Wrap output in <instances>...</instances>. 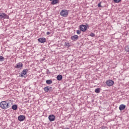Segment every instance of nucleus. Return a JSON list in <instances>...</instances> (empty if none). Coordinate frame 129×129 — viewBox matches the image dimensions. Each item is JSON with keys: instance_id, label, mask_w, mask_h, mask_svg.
Returning <instances> with one entry per match:
<instances>
[{"instance_id": "obj_1", "label": "nucleus", "mask_w": 129, "mask_h": 129, "mask_svg": "<svg viewBox=\"0 0 129 129\" xmlns=\"http://www.w3.org/2000/svg\"><path fill=\"white\" fill-rule=\"evenodd\" d=\"M11 102L9 101H3L0 103V107L2 109H8L11 107Z\"/></svg>"}, {"instance_id": "obj_28", "label": "nucleus", "mask_w": 129, "mask_h": 129, "mask_svg": "<svg viewBox=\"0 0 129 129\" xmlns=\"http://www.w3.org/2000/svg\"><path fill=\"white\" fill-rule=\"evenodd\" d=\"M47 35H50V34H51V32H47L46 33Z\"/></svg>"}, {"instance_id": "obj_30", "label": "nucleus", "mask_w": 129, "mask_h": 129, "mask_svg": "<svg viewBox=\"0 0 129 129\" xmlns=\"http://www.w3.org/2000/svg\"><path fill=\"white\" fill-rule=\"evenodd\" d=\"M49 1L53 2V0H49Z\"/></svg>"}, {"instance_id": "obj_15", "label": "nucleus", "mask_w": 129, "mask_h": 129, "mask_svg": "<svg viewBox=\"0 0 129 129\" xmlns=\"http://www.w3.org/2000/svg\"><path fill=\"white\" fill-rule=\"evenodd\" d=\"M12 108L13 110H17L18 109V105L14 104L12 106Z\"/></svg>"}, {"instance_id": "obj_2", "label": "nucleus", "mask_w": 129, "mask_h": 129, "mask_svg": "<svg viewBox=\"0 0 129 129\" xmlns=\"http://www.w3.org/2000/svg\"><path fill=\"white\" fill-rule=\"evenodd\" d=\"M59 14L61 16V17L66 18L68 16V10H62L61 11Z\"/></svg>"}, {"instance_id": "obj_3", "label": "nucleus", "mask_w": 129, "mask_h": 129, "mask_svg": "<svg viewBox=\"0 0 129 129\" xmlns=\"http://www.w3.org/2000/svg\"><path fill=\"white\" fill-rule=\"evenodd\" d=\"M14 67L16 68V69H19V70H21V69H23V67H24V64L23 63H22V62H19L17 63Z\"/></svg>"}, {"instance_id": "obj_16", "label": "nucleus", "mask_w": 129, "mask_h": 129, "mask_svg": "<svg viewBox=\"0 0 129 129\" xmlns=\"http://www.w3.org/2000/svg\"><path fill=\"white\" fill-rule=\"evenodd\" d=\"M46 84H52L53 83V81L51 80H47L46 81Z\"/></svg>"}, {"instance_id": "obj_29", "label": "nucleus", "mask_w": 129, "mask_h": 129, "mask_svg": "<svg viewBox=\"0 0 129 129\" xmlns=\"http://www.w3.org/2000/svg\"><path fill=\"white\" fill-rule=\"evenodd\" d=\"M66 129H70V128H66Z\"/></svg>"}, {"instance_id": "obj_9", "label": "nucleus", "mask_w": 129, "mask_h": 129, "mask_svg": "<svg viewBox=\"0 0 129 129\" xmlns=\"http://www.w3.org/2000/svg\"><path fill=\"white\" fill-rule=\"evenodd\" d=\"M49 121H54L55 120V116L54 115H49L48 116Z\"/></svg>"}, {"instance_id": "obj_17", "label": "nucleus", "mask_w": 129, "mask_h": 129, "mask_svg": "<svg viewBox=\"0 0 129 129\" xmlns=\"http://www.w3.org/2000/svg\"><path fill=\"white\" fill-rule=\"evenodd\" d=\"M44 91L45 92H48V91H50V88L48 87V86L45 87H44Z\"/></svg>"}, {"instance_id": "obj_20", "label": "nucleus", "mask_w": 129, "mask_h": 129, "mask_svg": "<svg viewBox=\"0 0 129 129\" xmlns=\"http://www.w3.org/2000/svg\"><path fill=\"white\" fill-rule=\"evenodd\" d=\"M66 47L69 48L70 47V43L69 42H65Z\"/></svg>"}, {"instance_id": "obj_27", "label": "nucleus", "mask_w": 129, "mask_h": 129, "mask_svg": "<svg viewBox=\"0 0 129 129\" xmlns=\"http://www.w3.org/2000/svg\"><path fill=\"white\" fill-rule=\"evenodd\" d=\"M20 77H24V74H21V75H20Z\"/></svg>"}, {"instance_id": "obj_25", "label": "nucleus", "mask_w": 129, "mask_h": 129, "mask_svg": "<svg viewBox=\"0 0 129 129\" xmlns=\"http://www.w3.org/2000/svg\"><path fill=\"white\" fill-rule=\"evenodd\" d=\"M114 3H119V2H120V1L121 0H113Z\"/></svg>"}, {"instance_id": "obj_14", "label": "nucleus", "mask_w": 129, "mask_h": 129, "mask_svg": "<svg viewBox=\"0 0 129 129\" xmlns=\"http://www.w3.org/2000/svg\"><path fill=\"white\" fill-rule=\"evenodd\" d=\"M56 4H59V0H53L51 2V5H56Z\"/></svg>"}, {"instance_id": "obj_23", "label": "nucleus", "mask_w": 129, "mask_h": 129, "mask_svg": "<svg viewBox=\"0 0 129 129\" xmlns=\"http://www.w3.org/2000/svg\"><path fill=\"white\" fill-rule=\"evenodd\" d=\"M90 36L91 37H95V34L93 33H91L90 34Z\"/></svg>"}, {"instance_id": "obj_24", "label": "nucleus", "mask_w": 129, "mask_h": 129, "mask_svg": "<svg viewBox=\"0 0 129 129\" xmlns=\"http://www.w3.org/2000/svg\"><path fill=\"white\" fill-rule=\"evenodd\" d=\"M98 8H102V6H101V3H99L98 4Z\"/></svg>"}, {"instance_id": "obj_21", "label": "nucleus", "mask_w": 129, "mask_h": 129, "mask_svg": "<svg viewBox=\"0 0 129 129\" xmlns=\"http://www.w3.org/2000/svg\"><path fill=\"white\" fill-rule=\"evenodd\" d=\"M125 50L126 52H129V45H127L125 47Z\"/></svg>"}, {"instance_id": "obj_5", "label": "nucleus", "mask_w": 129, "mask_h": 129, "mask_svg": "<svg viewBox=\"0 0 129 129\" xmlns=\"http://www.w3.org/2000/svg\"><path fill=\"white\" fill-rule=\"evenodd\" d=\"M2 19H9V16L5 13H0V20H2Z\"/></svg>"}, {"instance_id": "obj_19", "label": "nucleus", "mask_w": 129, "mask_h": 129, "mask_svg": "<svg viewBox=\"0 0 129 129\" xmlns=\"http://www.w3.org/2000/svg\"><path fill=\"white\" fill-rule=\"evenodd\" d=\"M95 92H96V93H99V92H100V89L98 88L96 89L95 90Z\"/></svg>"}, {"instance_id": "obj_13", "label": "nucleus", "mask_w": 129, "mask_h": 129, "mask_svg": "<svg viewBox=\"0 0 129 129\" xmlns=\"http://www.w3.org/2000/svg\"><path fill=\"white\" fill-rule=\"evenodd\" d=\"M28 71H29V70L28 69H24L23 70V71L21 73V74H23V75H26L27 73H28Z\"/></svg>"}, {"instance_id": "obj_12", "label": "nucleus", "mask_w": 129, "mask_h": 129, "mask_svg": "<svg viewBox=\"0 0 129 129\" xmlns=\"http://www.w3.org/2000/svg\"><path fill=\"white\" fill-rule=\"evenodd\" d=\"M125 108V105L124 104H121L119 107V110H123Z\"/></svg>"}, {"instance_id": "obj_4", "label": "nucleus", "mask_w": 129, "mask_h": 129, "mask_svg": "<svg viewBox=\"0 0 129 129\" xmlns=\"http://www.w3.org/2000/svg\"><path fill=\"white\" fill-rule=\"evenodd\" d=\"M80 30L82 32H86V30H87V26L85 25H81L80 26Z\"/></svg>"}, {"instance_id": "obj_11", "label": "nucleus", "mask_w": 129, "mask_h": 129, "mask_svg": "<svg viewBox=\"0 0 129 129\" xmlns=\"http://www.w3.org/2000/svg\"><path fill=\"white\" fill-rule=\"evenodd\" d=\"M62 78H63V77L61 75H57V76L56 77L57 80H58V81H61V80H62Z\"/></svg>"}, {"instance_id": "obj_8", "label": "nucleus", "mask_w": 129, "mask_h": 129, "mask_svg": "<svg viewBox=\"0 0 129 129\" xmlns=\"http://www.w3.org/2000/svg\"><path fill=\"white\" fill-rule=\"evenodd\" d=\"M38 42L40 43H45V42H47V39L46 38L42 37V38H40L38 39Z\"/></svg>"}, {"instance_id": "obj_18", "label": "nucleus", "mask_w": 129, "mask_h": 129, "mask_svg": "<svg viewBox=\"0 0 129 129\" xmlns=\"http://www.w3.org/2000/svg\"><path fill=\"white\" fill-rule=\"evenodd\" d=\"M4 61H5V57L2 55H0V62H3Z\"/></svg>"}, {"instance_id": "obj_22", "label": "nucleus", "mask_w": 129, "mask_h": 129, "mask_svg": "<svg viewBox=\"0 0 129 129\" xmlns=\"http://www.w3.org/2000/svg\"><path fill=\"white\" fill-rule=\"evenodd\" d=\"M77 34H78V35H80V34H81V30H77Z\"/></svg>"}, {"instance_id": "obj_6", "label": "nucleus", "mask_w": 129, "mask_h": 129, "mask_svg": "<svg viewBox=\"0 0 129 129\" xmlns=\"http://www.w3.org/2000/svg\"><path fill=\"white\" fill-rule=\"evenodd\" d=\"M114 84V82H113V81H112L111 80L106 81V84L108 86H112Z\"/></svg>"}, {"instance_id": "obj_7", "label": "nucleus", "mask_w": 129, "mask_h": 129, "mask_svg": "<svg viewBox=\"0 0 129 129\" xmlns=\"http://www.w3.org/2000/svg\"><path fill=\"white\" fill-rule=\"evenodd\" d=\"M18 118L19 121H24V120H25V119L26 118V116L23 115H20L18 116Z\"/></svg>"}, {"instance_id": "obj_10", "label": "nucleus", "mask_w": 129, "mask_h": 129, "mask_svg": "<svg viewBox=\"0 0 129 129\" xmlns=\"http://www.w3.org/2000/svg\"><path fill=\"white\" fill-rule=\"evenodd\" d=\"M78 35H76L74 36H72L71 37V40H73V41H77L78 40Z\"/></svg>"}, {"instance_id": "obj_26", "label": "nucleus", "mask_w": 129, "mask_h": 129, "mask_svg": "<svg viewBox=\"0 0 129 129\" xmlns=\"http://www.w3.org/2000/svg\"><path fill=\"white\" fill-rule=\"evenodd\" d=\"M47 74H50L51 73H50V71H49V70H47Z\"/></svg>"}]
</instances>
